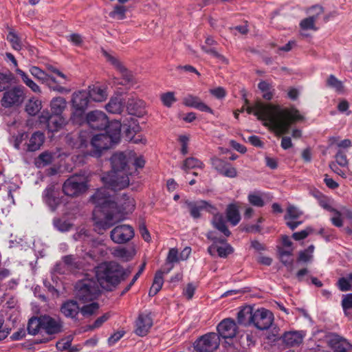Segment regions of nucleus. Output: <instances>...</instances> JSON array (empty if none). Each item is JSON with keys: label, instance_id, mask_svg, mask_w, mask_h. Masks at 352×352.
Instances as JSON below:
<instances>
[{"label": "nucleus", "instance_id": "nucleus-41", "mask_svg": "<svg viewBox=\"0 0 352 352\" xmlns=\"http://www.w3.org/2000/svg\"><path fill=\"white\" fill-rule=\"evenodd\" d=\"M16 73L21 76L23 82L31 89V90L35 93H41V89L39 86L35 83L21 69H16Z\"/></svg>", "mask_w": 352, "mask_h": 352}, {"label": "nucleus", "instance_id": "nucleus-26", "mask_svg": "<svg viewBox=\"0 0 352 352\" xmlns=\"http://www.w3.org/2000/svg\"><path fill=\"white\" fill-rule=\"evenodd\" d=\"M122 124L118 120H114L111 122H109L107 124V126L105 129L107 132V135L110 138V140L113 142H117L120 136Z\"/></svg>", "mask_w": 352, "mask_h": 352}, {"label": "nucleus", "instance_id": "nucleus-13", "mask_svg": "<svg viewBox=\"0 0 352 352\" xmlns=\"http://www.w3.org/2000/svg\"><path fill=\"white\" fill-rule=\"evenodd\" d=\"M134 236L133 228L126 224L119 225L115 227L110 233L111 240L118 244L125 243L130 241Z\"/></svg>", "mask_w": 352, "mask_h": 352}, {"label": "nucleus", "instance_id": "nucleus-16", "mask_svg": "<svg viewBox=\"0 0 352 352\" xmlns=\"http://www.w3.org/2000/svg\"><path fill=\"white\" fill-rule=\"evenodd\" d=\"M211 164L219 174L230 178L237 176L236 169L228 162L217 157L210 159Z\"/></svg>", "mask_w": 352, "mask_h": 352}, {"label": "nucleus", "instance_id": "nucleus-33", "mask_svg": "<svg viewBox=\"0 0 352 352\" xmlns=\"http://www.w3.org/2000/svg\"><path fill=\"white\" fill-rule=\"evenodd\" d=\"M212 223L216 229L222 232L226 236H229L231 234L230 231L226 226V221L222 214H215L212 218Z\"/></svg>", "mask_w": 352, "mask_h": 352}, {"label": "nucleus", "instance_id": "nucleus-4", "mask_svg": "<svg viewBox=\"0 0 352 352\" xmlns=\"http://www.w3.org/2000/svg\"><path fill=\"white\" fill-rule=\"evenodd\" d=\"M122 276V268L114 262L103 263L96 269L98 284L106 290H111L116 287L120 282Z\"/></svg>", "mask_w": 352, "mask_h": 352}, {"label": "nucleus", "instance_id": "nucleus-22", "mask_svg": "<svg viewBox=\"0 0 352 352\" xmlns=\"http://www.w3.org/2000/svg\"><path fill=\"white\" fill-rule=\"evenodd\" d=\"M183 104L187 107L197 109L201 111L213 113V111L208 105L203 102L199 97L193 95H188L184 97Z\"/></svg>", "mask_w": 352, "mask_h": 352}, {"label": "nucleus", "instance_id": "nucleus-11", "mask_svg": "<svg viewBox=\"0 0 352 352\" xmlns=\"http://www.w3.org/2000/svg\"><path fill=\"white\" fill-rule=\"evenodd\" d=\"M40 123L46 124L50 131H57L65 124V119L59 114H54L48 111H43L39 116Z\"/></svg>", "mask_w": 352, "mask_h": 352}, {"label": "nucleus", "instance_id": "nucleus-50", "mask_svg": "<svg viewBox=\"0 0 352 352\" xmlns=\"http://www.w3.org/2000/svg\"><path fill=\"white\" fill-rule=\"evenodd\" d=\"M201 50L214 57L218 58L221 63L228 64V60L222 54H219L214 47H208L206 45H201Z\"/></svg>", "mask_w": 352, "mask_h": 352}, {"label": "nucleus", "instance_id": "nucleus-23", "mask_svg": "<svg viewBox=\"0 0 352 352\" xmlns=\"http://www.w3.org/2000/svg\"><path fill=\"white\" fill-rule=\"evenodd\" d=\"M304 337L302 331H288L284 333L283 341L287 346H298L302 343Z\"/></svg>", "mask_w": 352, "mask_h": 352}, {"label": "nucleus", "instance_id": "nucleus-20", "mask_svg": "<svg viewBox=\"0 0 352 352\" xmlns=\"http://www.w3.org/2000/svg\"><path fill=\"white\" fill-rule=\"evenodd\" d=\"M113 142L106 134H98L91 138V144L95 149L94 155L100 156L102 151L107 150Z\"/></svg>", "mask_w": 352, "mask_h": 352}, {"label": "nucleus", "instance_id": "nucleus-25", "mask_svg": "<svg viewBox=\"0 0 352 352\" xmlns=\"http://www.w3.org/2000/svg\"><path fill=\"white\" fill-rule=\"evenodd\" d=\"M173 268V265H170L167 270L166 271H161L159 270L155 273L154 280L153 285L150 288L148 295L150 296H155L161 289L163 283H164V278H163V274L166 273L168 274L170 270Z\"/></svg>", "mask_w": 352, "mask_h": 352}, {"label": "nucleus", "instance_id": "nucleus-10", "mask_svg": "<svg viewBox=\"0 0 352 352\" xmlns=\"http://www.w3.org/2000/svg\"><path fill=\"white\" fill-rule=\"evenodd\" d=\"M274 316L269 310L261 308L254 310L252 324L259 330L269 329L272 324Z\"/></svg>", "mask_w": 352, "mask_h": 352}, {"label": "nucleus", "instance_id": "nucleus-12", "mask_svg": "<svg viewBox=\"0 0 352 352\" xmlns=\"http://www.w3.org/2000/svg\"><path fill=\"white\" fill-rule=\"evenodd\" d=\"M42 331L47 335L60 333L63 329V322L58 316H41Z\"/></svg>", "mask_w": 352, "mask_h": 352}, {"label": "nucleus", "instance_id": "nucleus-28", "mask_svg": "<svg viewBox=\"0 0 352 352\" xmlns=\"http://www.w3.org/2000/svg\"><path fill=\"white\" fill-rule=\"evenodd\" d=\"M80 311L76 301L70 300L63 304L60 308L61 313L67 318H75Z\"/></svg>", "mask_w": 352, "mask_h": 352}, {"label": "nucleus", "instance_id": "nucleus-52", "mask_svg": "<svg viewBox=\"0 0 352 352\" xmlns=\"http://www.w3.org/2000/svg\"><path fill=\"white\" fill-rule=\"evenodd\" d=\"M302 214V212L294 206H289L287 208L285 219H296Z\"/></svg>", "mask_w": 352, "mask_h": 352}, {"label": "nucleus", "instance_id": "nucleus-24", "mask_svg": "<svg viewBox=\"0 0 352 352\" xmlns=\"http://www.w3.org/2000/svg\"><path fill=\"white\" fill-rule=\"evenodd\" d=\"M59 192L56 190L55 186L51 184L48 186L43 192V198L45 202L53 209H54L59 204L60 199L58 197Z\"/></svg>", "mask_w": 352, "mask_h": 352}, {"label": "nucleus", "instance_id": "nucleus-38", "mask_svg": "<svg viewBox=\"0 0 352 352\" xmlns=\"http://www.w3.org/2000/svg\"><path fill=\"white\" fill-rule=\"evenodd\" d=\"M112 254L122 261H129L134 256V252L125 248H116L112 251Z\"/></svg>", "mask_w": 352, "mask_h": 352}, {"label": "nucleus", "instance_id": "nucleus-64", "mask_svg": "<svg viewBox=\"0 0 352 352\" xmlns=\"http://www.w3.org/2000/svg\"><path fill=\"white\" fill-rule=\"evenodd\" d=\"M336 164L342 166L346 167L349 164V161L346 158V155L342 151H338L336 153Z\"/></svg>", "mask_w": 352, "mask_h": 352}, {"label": "nucleus", "instance_id": "nucleus-35", "mask_svg": "<svg viewBox=\"0 0 352 352\" xmlns=\"http://www.w3.org/2000/svg\"><path fill=\"white\" fill-rule=\"evenodd\" d=\"M89 98L96 102H102L107 97V93L104 89L100 87H89Z\"/></svg>", "mask_w": 352, "mask_h": 352}, {"label": "nucleus", "instance_id": "nucleus-42", "mask_svg": "<svg viewBox=\"0 0 352 352\" xmlns=\"http://www.w3.org/2000/svg\"><path fill=\"white\" fill-rule=\"evenodd\" d=\"M326 85L328 87L333 89L338 93L344 91V87L343 82L338 80L334 75L331 74L327 79Z\"/></svg>", "mask_w": 352, "mask_h": 352}, {"label": "nucleus", "instance_id": "nucleus-47", "mask_svg": "<svg viewBox=\"0 0 352 352\" xmlns=\"http://www.w3.org/2000/svg\"><path fill=\"white\" fill-rule=\"evenodd\" d=\"M207 237L208 239L212 241L214 243L212 245H211L208 248V253L210 255L213 256L215 254V252H217V245H215V243H225L226 239H218L217 236H214V232L212 231L208 232Z\"/></svg>", "mask_w": 352, "mask_h": 352}, {"label": "nucleus", "instance_id": "nucleus-29", "mask_svg": "<svg viewBox=\"0 0 352 352\" xmlns=\"http://www.w3.org/2000/svg\"><path fill=\"white\" fill-rule=\"evenodd\" d=\"M348 342L346 339L336 334L331 335L327 340L329 346L335 352H343V348Z\"/></svg>", "mask_w": 352, "mask_h": 352}, {"label": "nucleus", "instance_id": "nucleus-8", "mask_svg": "<svg viewBox=\"0 0 352 352\" xmlns=\"http://www.w3.org/2000/svg\"><path fill=\"white\" fill-rule=\"evenodd\" d=\"M220 344L219 336L216 333H208L200 337L194 343L195 352H213Z\"/></svg>", "mask_w": 352, "mask_h": 352}, {"label": "nucleus", "instance_id": "nucleus-59", "mask_svg": "<svg viewBox=\"0 0 352 352\" xmlns=\"http://www.w3.org/2000/svg\"><path fill=\"white\" fill-rule=\"evenodd\" d=\"M7 39L11 43L14 50H20L21 49V41L15 33L10 32L7 36Z\"/></svg>", "mask_w": 352, "mask_h": 352}, {"label": "nucleus", "instance_id": "nucleus-57", "mask_svg": "<svg viewBox=\"0 0 352 352\" xmlns=\"http://www.w3.org/2000/svg\"><path fill=\"white\" fill-rule=\"evenodd\" d=\"M12 75L0 72V92L6 89L11 83Z\"/></svg>", "mask_w": 352, "mask_h": 352}, {"label": "nucleus", "instance_id": "nucleus-34", "mask_svg": "<svg viewBox=\"0 0 352 352\" xmlns=\"http://www.w3.org/2000/svg\"><path fill=\"white\" fill-rule=\"evenodd\" d=\"M226 217L232 226H236L239 223L241 216L238 206L236 204L228 205L226 209Z\"/></svg>", "mask_w": 352, "mask_h": 352}, {"label": "nucleus", "instance_id": "nucleus-61", "mask_svg": "<svg viewBox=\"0 0 352 352\" xmlns=\"http://www.w3.org/2000/svg\"><path fill=\"white\" fill-rule=\"evenodd\" d=\"M351 282L349 278H340L338 280L337 285L340 291L346 292L352 289V286L350 283Z\"/></svg>", "mask_w": 352, "mask_h": 352}, {"label": "nucleus", "instance_id": "nucleus-60", "mask_svg": "<svg viewBox=\"0 0 352 352\" xmlns=\"http://www.w3.org/2000/svg\"><path fill=\"white\" fill-rule=\"evenodd\" d=\"M110 317V315L109 313H106L102 316L98 318L93 324L89 325L87 328V330H94L95 329H98L100 327L102 324L106 322Z\"/></svg>", "mask_w": 352, "mask_h": 352}, {"label": "nucleus", "instance_id": "nucleus-9", "mask_svg": "<svg viewBox=\"0 0 352 352\" xmlns=\"http://www.w3.org/2000/svg\"><path fill=\"white\" fill-rule=\"evenodd\" d=\"M25 99L23 87L16 86L7 90L1 98V105L6 108L20 105Z\"/></svg>", "mask_w": 352, "mask_h": 352}, {"label": "nucleus", "instance_id": "nucleus-19", "mask_svg": "<svg viewBox=\"0 0 352 352\" xmlns=\"http://www.w3.org/2000/svg\"><path fill=\"white\" fill-rule=\"evenodd\" d=\"M218 335L224 339L233 338L237 333V326L235 322L226 318L223 320L217 327Z\"/></svg>", "mask_w": 352, "mask_h": 352}, {"label": "nucleus", "instance_id": "nucleus-49", "mask_svg": "<svg viewBox=\"0 0 352 352\" xmlns=\"http://www.w3.org/2000/svg\"><path fill=\"white\" fill-rule=\"evenodd\" d=\"M99 309V305L97 302H91L83 306L80 309V312L85 317H89L95 314Z\"/></svg>", "mask_w": 352, "mask_h": 352}, {"label": "nucleus", "instance_id": "nucleus-53", "mask_svg": "<svg viewBox=\"0 0 352 352\" xmlns=\"http://www.w3.org/2000/svg\"><path fill=\"white\" fill-rule=\"evenodd\" d=\"M63 263L69 270L79 267L80 264L77 258L72 255H67L63 258Z\"/></svg>", "mask_w": 352, "mask_h": 352}, {"label": "nucleus", "instance_id": "nucleus-58", "mask_svg": "<svg viewBox=\"0 0 352 352\" xmlns=\"http://www.w3.org/2000/svg\"><path fill=\"white\" fill-rule=\"evenodd\" d=\"M233 251L234 249L228 243H225L223 246H217V252L220 257L226 258L232 254Z\"/></svg>", "mask_w": 352, "mask_h": 352}, {"label": "nucleus", "instance_id": "nucleus-43", "mask_svg": "<svg viewBox=\"0 0 352 352\" xmlns=\"http://www.w3.org/2000/svg\"><path fill=\"white\" fill-rule=\"evenodd\" d=\"M41 101L38 99H30L25 105V111L29 115L34 116L41 109Z\"/></svg>", "mask_w": 352, "mask_h": 352}, {"label": "nucleus", "instance_id": "nucleus-3", "mask_svg": "<svg viewBox=\"0 0 352 352\" xmlns=\"http://www.w3.org/2000/svg\"><path fill=\"white\" fill-rule=\"evenodd\" d=\"M118 210L113 209L107 212L104 219L98 221L94 224V230L100 234L112 227L116 223L122 220V214L132 212L135 208V201L132 197L124 195L120 200V206L117 205Z\"/></svg>", "mask_w": 352, "mask_h": 352}, {"label": "nucleus", "instance_id": "nucleus-40", "mask_svg": "<svg viewBox=\"0 0 352 352\" xmlns=\"http://www.w3.org/2000/svg\"><path fill=\"white\" fill-rule=\"evenodd\" d=\"M28 331L32 335H35L40 331H42L41 316L38 318L33 317L30 319L28 324Z\"/></svg>", "mask_w": 352, "mask_h": 352}, {"label": "nucleus", "instance_id": "nucleus-7", "mask_svg": "<svg viewBox=\"0 0 352 352\" xmlns=\"http://www.w3.org/2000/svg\"><path fill=\"white\" fill-rule=\"evenodd\" d=\"M76 298L82 302L91 301L98 295V284L92 279H85L76 285Z\"/></svg>", "mask_w": 352, "mask_h": 352}, {"label": "nucleus", "instance_id": "nucleus-54", "mask_svg": "<svg viewBox=\"0 0 352 352\" xmlns=\"http://www.w3.org/2000/svg\"><path fill=\"white\" fill-rule=\"evenodd\" d=\"M160 99L164 106L166 107H170L172 104L176 102V98L175 97L174 92L168 91L164 94H162L160 96Z\"/></svg>", "mask_w": 352, "mask_h": 352}, {"label": "nucleus", "instance_id": "nucleus-36", "mask_svg": "<svg viewBox=\"0 0 352 352\" xmlns=\"http://www.w3.org/2000/svg\"><path fill=\"white\" fill-rule=\"evenodd\" d=\"M45 136L43 133H34L28 144V150L30 151H35L40 148L44 142Z\"/></svg>", "mask_w": 352, "mask_h": 352}, {"label": "nucleus", "instance_id": "nucleus-31", "mask_svg": "<svg viewBox=\"0 0 352 352\" xmlns=\"http://www.w3.org/2000/svg\"><path fill=\"white\" fill-rule=\"evenodd\" d=\"M66 100L60 96L55 97L50 101V109L52 113L61 115L67 108Z\"/></svg>", "mask_w": 352, "mask_h": 352}, {"label": "nucleus", "instance_id": "nucleus-51", "mask_svg": "<svg viewBox=\"0 0 352 352\" xmlns=\"http://www.w3.org/2000/svg\"><path fill=\"white\" fill-rule=\"evenodd\" d=\"M143 102L134 98H129L126 102V109L129 113L135 114L138 108L141 107Z\"/></svg>", "mask_w": 352, "mask_h": 352}, {"label": "nucleus", "instance_id": "nucleus-1", "mask_svg": "<svg viewBox=\"0 0 352 352\" xmlns=\"http://www.w3.org/2000/svg\"><path fill=\"white\" fill-rule=\"evenodd\" d=\"M248 113H253L263 125L276 131L277 134L288 132L292 123L302 120L303 116L296 109H282L279 105L272 103L264 104L256 101L253 105L245 109Z\"/></svg>", "mask_w": 352, "mask_h": 352}, {"label": "nucleus", "instance_id": "nucleus-30", "mask_svg": "<svg viewBox=\"0 0 352 352\" xmlns=\"http://www.w3.org/2000/svg\"><path fill=\"white\" fill-rule=\"evenodd\" d=\"M124 108L122 100L120 96L112 97L105 105L106 110L111 113H121Z\"/></svg>", "mask_w": 352, "mask_h": 352}, {"label": "nucleus", "instance_id": "nucleus-62", "mask_svg": "<svg viewBox=\"0 0 352 352\" xmlns=\"http://www.w3.org/2000/svg\"><path fill=\"white\" fill-rule=\"evenodd\" d=\"M249 202L257 207H263L264 206V201L261 197L257 193H251L248 195Z\"/></svg>", "mask_w": 352, "mask_h": 352}, {"label": "nucleus", "instance_id": "nucleus-27", "mask_svg": "<svg viewBox=\"0 0 352 352\" xmlns=\"http://www.w3.org/2000/svg\"><path fill=\"white\" fill-rule=\"evenodd\" d=\"M254 309L252 306H245L237 314L238 322L243 325L252 324Z\"/></svg>", "mask_w": 352, "mask_h": 352}, {"label": "nucleus", "instance_id": "nucleus-18", "mask_svg": "<svg viewBox=\"0 0 352 352\" xmlns=\"http://www.w3.org/2000/svg\"><path fill=\"white\" fill-rule=\"evenodd\" d=\"M153 326L150 313H140L135 320L134 332L139 336H145Z\"/></svg>", "mask_w": 352, "mask_h": 352}, {"label": "nucleus", "instance_id": "nucleus-32", "mask_svg": "<svg viewBox=\"0 0 352 352\" xmlns=\"http://www.w3.org/2000/svg\"><path fill=\"white\" fill-rule=\"evenodd\" d=\"M258 88L261 93L262 98L265 100H271L274 94L275 89L274 86L266 80H261L258 84Z\"/></svg>", "mask_w": 352, "mask_h": 352}, {"label": "nucleus", "instance_id": "nucleus-37", "mask_svg": "<svg viewBox=\"0 0 352 352\" xmlns=\"http://www.w3.org/2000/svg\"><path fill=\"white\" fill-rule=\"evenodd\" d=\"M91 249L87 254L92 258H96L102 255L104 252V244L102 241L92 240L91 241Z\"/></svg>", "mask_w": 352, "mask_h": 352}, {"label": "nucleus", "instance_id": "nucleus-21", "mask_svg": "<svg viewBox=\"0 0 352 352\" xmlns=\"http://www.w3.org/2000/svg\"><path fill=\"white\" fill-rule=\"evenodd\" d=\"M188 206L190 210V215L195 219L200 217V211L202 210H206L210 213H214L216 211V208L214 206L204 200H200L196 203H188Z\"/></svg>", "mask_w": 352, "mask_h": 352}, {"label": "nucleus", "instance_id": "nucleus-14", "mask_svg": "<svg viewBox=\"0 0 352 352\" xmlns=\"http://www.w3.org/2000/svg\"><path fill=\"white\" fill-rule=\"evenodd\" d=\"M86 122L89 126L93 129L103 130L107 128L109 120L104 112L94 110L87 113Z\"/></svg>", "mask_w": 352, "mask_h": 352}, {"label": "nucleus", "instance_id": "nucleus-63", "mask_svg": "<svg viewBox=\"0 0 352 352\" xmlns=\"http://www.w3.org/2000/svg\"><path fill=\"white\" fill-rule=\"evenodd\" d=\"M314 232L313 228L307 227L305 230L300 232H294L292 234V238L296 241H300L304 239L308 236L309 234Z\"/></svg>", "mask_w": 352, "mask_h": 352}, {"label": "nucleus", "instance_id": "nucleus-44", "mask_svg": "<svg viewBox=\"0 0 352 352\" xmlns=\"http://www.w3.org/2000/svg\"><path fill=\"white\" fill-rule=\"evenodd\" d=\"M342 307L344 314L349 319H352V294L343 295Z\"/></svg>", "mask_w": 352, "mask_h": 352}, {"label": "nucleus", "instance_id": "nucleus-39", "mask_svg": "<svg viewBox=\"0 0 352 352\" xmlns=\"http://www.w3.org/2000/svg\"><path fill=\"white\" fill-rule=\"evenodd\" d=\"M204 168V163L199 159L194 157H187L184 161L182 166V168L186 172H188V170L190 169H195V168L203 169Z\"/></svg>", "mask_w": 352, "mask_h": 352}, {"label": "nucleus", "instance_id": "nucleus-2", "mask_svg": "<svg viewBox=\"0 0 352 352\" xmlns=\"http://www.w3.org/2000/svg\"><path fill=\"white\" fill-rule=\"evenodd\" d=\"M112 170L102 177L104 185L113 190H122L129 184L127 175V159L123 153H116L111 157Z\"/></svg>", "mask_w": 352, "mask_h": 352}, {"label": "nucleus", "instance_id": "nucleus-17", "mask_svg": "<svg viewBox=\"0 0 352 352\" xmlns=\"http://www.w3.org/2000/svg\"><path fill=\"white\" fill-rule=\"evenodd\" d=\"M104 54L107 58V60L115 67L121 74L122 77V81L121 84H133L135 82L134 77L132 73L124 67V65L120 62L119 59L111 56L107 52H104Z\"/></svg>", "mask_w": 352, "mask_h": 352}, {"label": "nucleus", "instance_id": "nucleus-46", "mask_svg": "<svg viewBox=\"0 0 352 352\" xmlns=\"http://www.w3.org/2000/svg\"><path fill=\"white\" fill-rule=\"evenodd\" d=\"M53 155L51 153L44 152L39 155L36 160V165L40 167H44L52 162Z\"/></svg>", "mask_w": 352, "mask_h": 352}, {"label": "nucleus", "instance_id": "nucleus-56", "mask_svg": "<svg viewBox=\"0 0 352 352\" xmlns=\"http://www.w3.org/2000/svg\"><path fill=\"white\" fill-rule=\"evenodd\" d=\"M331 146L336 145L339 148H346L351 146V142L349 139L340 140L338 137H331L329 139Z\"/></svg>", "mask_w": 352, "mask_h": 352}, {"label": "nucleus", "instance_id": "nucleus-55", "mask_svg": "<svg viewBox=\"0 0 352 352\" xmlns=\"http://www.w3.org/2000/svg\"><path fill=\"white\" fill-rule=\"evenodd\" d=\"M316 20V16H312L308 18H306L301 21L300 25L302 30H316L317 28L315 26V21Z\"/></svg>", "mask_w": 352, "mask_h": 352}, {"label": "nucleus", "instance_id": "nucleus-5", "mask_svg": "<svg viewBox=\"0 0 352 352\" xmlns=\"http://www.w3.org/2000/svg\"><path fill=\"white\" fill-rule=\"evenodd\" d=\"M107 188H109L107 185L105 187L98 188L95 193L90 197L89 202L95 206V210L93 212L94 219L95 223L102 219H97L96 213L101 211L104 213L105 219L107 213L112 212L113 209L117 208V203H116L113 197L109 195ZM110 188V187H109ZM111 189H112L111 188Z\"/></svg>", "mask_w": 352, "mask_h": 352}, {"label": "nucleus", "instance_id": "nucleus-45", "mask_svg": "<svg viewBox=\"0 0 352 352\" xmlns=\"http://www.w3.org/2000/svg\"><path fill=\"white\" fill-rule=\"evenodd\" d=\"M30 72L34 77L41 81L43 83L48 82V80H50V75L38 67H32L30 69Z\"/></svg>", "mask_w": 352, "mask_h": 352}, {"label": "nucleus", "instance_id": "nucleus-48", "mask_svg": "<svg viewBox=\"0 0 352 352\" xmlns=\"http://www.w3.org/2000/svg\"><path fill=\"white\" fill-rule=\"evenodd\" d=\"M126 8L124 6L117 5L113 8L109 16L117 20H122L126 18Z\"/></svg>", "mask_w": 352, "mask_h": 352}, {"label": "nucleus", "instance_id": "nucleus-15", "mask_svg": "<svg viewBox=\"0 0 352 352\" xmlns=\"http://www.w3.org/2000/svg\"><path fill=\"white\" fill-rule=\"evenodd\" d=\"M89 102V94L87 91L74 92L71 100L72 107L75 109L74 116H76V114L81 116L88 107Z\"/></svg>", "mask_w": 352, "mask_h": 352}, {"label": "nucleus", "instance_id": "nucleus-6", "mask_svg": "<svg viewBox=\"0 0 352 352\" xmlns=\"http://www.w3.org/2000/svg\"><path fill=\"white\" fill-rule=\"evenodd\" d=\"M88 179L84 175H74L69 177L63 185V191L67 196L78 197L88 189Z\"/></svg>", "mask_w": 352, "mask_h": 352}]
</instances>
